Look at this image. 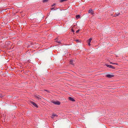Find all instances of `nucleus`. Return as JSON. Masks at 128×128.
<instances>
[{"label": "nucleus", "mask_w": 128, "mask_h": 128, "mask_svg": "<svg viewBox=\"0 0 128 128\" xmlns=\"http://www.w3.org/2000/svg\"><path fill=\"white\" fill-rule=\"evenodd\" d=\"M120 14V13H118V12H117L116 13V14L114 15V16H118Z\"/></svg>", "instance_id": "9"}, {"label": "nucleus", "mask_w": 128, "mask_h": 128, "mask_svg": "<svg viewBox=\"0 0 128 128\" xmlns=\"http://www.w3.org/2000/svg\"><path fill=\"white\" fill-rule=\"evenodd\" d=\"M114 75L112 74H108L106 75V76L108 78H111L114 76Z\"/></svg>", "instance_id": "2"}, {"label": "nucleus", "mask_w": 128, "mask_h": 128, "mask_svg": "<svg viewBox=\"0 0 128 128\" xmlns=\"http://www.w3.org/2000/svg\"><path fill=\"white\" fill-rule=\"evenodd\" d=\"M77 43H80L81 41L79 40H74Z\"/></svg>", "instance_id": "11"}, {"label": "nucleus", "mask_w": 128, "mask_h": 128, "mask_svg": "<svg viewBox=\"0 0 128 128\" xmlns=\"http://www.w3.org/2000/svg\"><path fill=\"white\" fill-rule=\"evenodd\" d=\"M88 13H90L91 14H94V11H93L92 9H90L88 11Z\"/></svg>", "instance_id": "6"}, {"label": "nucleus", "mask_w": 128, "mask_h": 128, "mask_svg": "<svg viewBox=\"0 0 128 128\" xmlns=\"http://www.w3.org/2000/svg\"><path fill=\"white\" fill-rule=\"evenodd\" d=\"M79 30H77L76 31V33H78V32H79Z\"/></svg>", "instance_id": "15"}, {"label": "nucleus", "mask_w": 128, "mask_h": 128, "mask_svg": "<svg viewBox=\"0 0 128 128\" xmlns=\"http://www.w3.org/2000/svg\"><path fill=\"white\" fill-rule=\"evenodd\" d=\"M48 0H44L43 1V2H45L48 1Z\"/></svg>", "instance_id": "13"}, {"label": "nucleus", "mask_w": 128, "mask_h": 128, "mask_svg": "<svg viewBox=\"0 0 128 128\" xmlns=\"http://www.w3.org/2000/svg\"><path fill=\"white\" fill-rule=\"evenodd\" d=\"M115 64H116V65H117V64H116V63H115Z\"/></svg>", "instance_id": "21"}, {"label": "nucleus", "mask_w": 128, "mask_h": 128, "mask_svg": "<svg viewBox=\"0 0 128 128\" xmlns=\"http://www.w3.org/2000/svg\"><path fill=\"white\" fill-rule=\"evenodd\" d=\"M106 66L107 67H109L110 68H112V69H115V67L112 66L111 65L106 64Z\"/></svg>", "instance_id": "4"}, {"label": "nucleus", "mask_w": 128, "mask_h": 128, "mask_svg": "<svg viewBox=\"0 0 128 128\" xmlns=\"http://www.w3.org/2000/svg\"><path fill=\"white\" fill-rule=\"evenodd\" d=\"M92 39L91 38H89L88 40L87 41V42L88 44V45L89 46H90V43L91 42V41L92 40Z\"/></svg>", "instance_id": "5"}, {"label": "nucleus", "mask_w": 128, "mask_h": 128, "mask_svg": "<svg viewBox=\"0 0 128 128\" xmlns=\"http://www.w3.org/2000/svg\"><path fill=\"white\" fill-rule=\"evenodd\" d=\"M58 116V115L56 114H53L52 115V116H51V118H54V116Z\"/></svg>", "instance_id": "8"}, {"label": "nucleus", "mask_w": 128, "mask_h": 128, "mask_svg": "<svg viewBox=\"0 0 128 128\" xmlns=\"http://www.w3.org/2000/svg\"><path fill=\"white\" fill-rule=\"evenodd\" d=\"M115 63H113L112 64H115Z\"/></svg>", "instance_id": "20"}, {"label": "nucleus", "mask_w": 128, "mask_h": 128, "mask_svg": "<svg viewBox=\"0 0 128 128\" xmlns=\"http://www.w3.org/2000/svg\"><path fill=\"white\" fill-rule=\"evenodd\" d=\"M53 9H54V10H55V9H54V8H51V10H53Z\"/></svg>", "instance_id": "16"}, {"label": "nucleus", "mask_w": 128, "mask_h": 128, "mask_svg": "<svg viewBox=\"0 0 128 128\" xmlns=\"http://www.w3.org/2000/svg\"><path fill=\"white\" fill-rule=\"evenodd\" d=\"M66 0H60V2H63L64 1Z\"/></svg>", "instance_id": "14"}, {"label": "nucleus", "mask_w": 128, "mask_h": 128, "mask_svg": "<svg viewBox=\"0 0 128 128\" xmlns=\"http://www.w3.org/2000/svg\"><path fill=\"white\" fill-rule=\"evenodd\" d=\"M37 98H40L39 97H37Z\"/></svg>", "instance_id": "17"}, {"label": "nucleus", "mask_w": 128, "mask_h": 128, "mask_svg": "<svg viewBox=\"0 0 128 128\" xmlns=\"http://www.w3.org/2000/svg\"><path fill=\"white\" fill-rule=\"evenodd\" d=\"M68 98L69 100L70 101L74 102L75 101V100L71 97H68Z\"/></svg>", "instance_id": "7"}, {"label": "nucleus", "mask_w": 128, "mask_h": 128, "mask_svg": "<svg viewBox=\"0 0 128 128\" xmlns=\"http://www.w3.org/2000/svg\"><path fill=\"white\" fill-rule=\"evenodd\" d=\"M52 103H54V104H55L58 105H60V102L58 101H52Z\"/></svg>", "instance_id": "3"}, {"label": "nucleus", "mask_w": 128, "mask_h": 128, "mask_svg": "<svg viewBox=\"0 0 128 128\" xmlns=\"http://www.w3.org/2000/svg\"><path fill=\"white\" fill-rule=\"evenodd\" d=\"M80 16L79 15H76V18L77 19L80 18Z\"/></svg>", "instance_id": "12"}, {"label": "nucleus", "mask_w": 128, "mask_h": 128, "mask_svg": "<svg viewBox=\"0 0 128 128\" xmlns=\"http://www.w3.org/2000/svg\"><path fill=\"white\" fill-rule=\"evenodd\" d=\"M74 61L73 60H71L70 62V64L73 65H74Z\"/></svg>", "instance_id": "10"}, {"label": "nucleus", "mask_w": 128, "mask_h": 128, "mask_svg": "<svg viewBox=\"0 0 128 128\" xmlns=\"http://www.w3.org/2000/svg\"><path fill=\"white\" fill-rule=\"evenodd\" d=\"M31 104H32L36 108H38V106L37 104L34 102L30 101V102Z\"/></svg>", "instance_id": "1"}, {"label": "nucleus", "mask_w": 128, "mask_h": 128, "mask_svg": "<svg viewBox=\"0 0 128 128\" xmlns=\"http://www.w3.org/2000/svg\"><path fill=\"white\" fill-rule=\"evenodd\" d=\"M54 5H55V4H54V5H52V6H54Z\"/></svg>", "instance_id": "18"}, {"label": "nucleus", "mask_w": 128, "mask_h": 128, "mask_svg": "<svg viewBox=\"0 0 128 128\" xmlns=\"http://www.w3.org/2000/svg\"><path fill=\"white\" fill-rule=\"evenodd\" d=\"M110 64H113V63H112V62H110Z\"/></svg>", "instance_id": "19"}]
</instances>
